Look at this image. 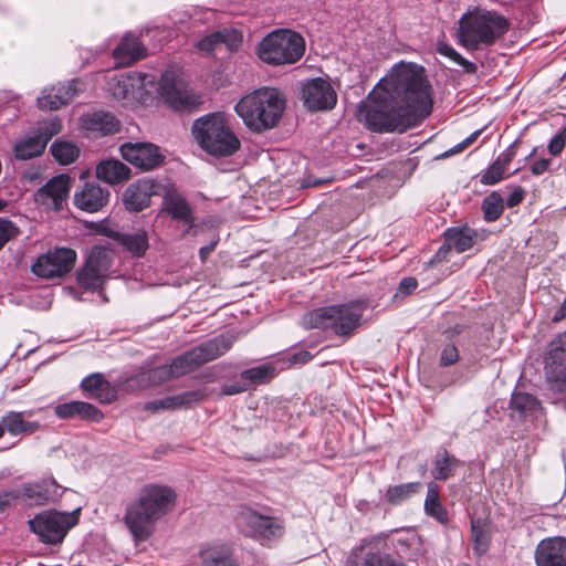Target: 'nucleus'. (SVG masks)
Instances as JSON below:
<instances>
[{
    "label": "nucleus",
    "instance_id": "1",
    "mask_svg": "<svg viewBox=\"0 0 566 566\" xmlns=\"http://www.w3.org/2000/svg\"><path fill=\"white\" fill-rule=\"evenodd\" d=\"M431 111L430 85L423 69L401 62L359 104L357 118L373 132L403 133L422 122Z\"/></svg>",
    "mask_w": 566,
    "mask_h": 566
},
{
    "label": "nucleus",
    "instance_id": "2",
    "mask_svg": "<svg viewBox=\"0 0 566 566\" xmlns=\"http://www.w3.org/2000/svg\"><path fill=\"white\" fill-rule=\"evenodd\" d=\"M176 503L177 494L171 486L160 483L143 485L126 505L124 514V523L134 541H147L156 524L175 510Z\"/></svg>",
    "mask_w": 566,
    "mask_h": 566
},
{
    "label": "nucleus",
    "instance_id": "3",
    "mask_svg": "<svg viewBox=\"0 0 566 566\" xmlns=\"http://www.w3.org/2000/svg\"><path fill=\"white\" fill-rule=\"evenodd\" d=\"M284 108L285 99L277 90L271 87L256 90L235 105L238 115L255 133L275 127Z\"/></svg>",
    "mask_w": 566,
    "mask_h": 566
},
{
    "label": "nucleus",
    "instance_id": "4",
    "mask_svg": "<svg viewBox=\"0 0 566 566\" xmlns=\"http://www.w3.org/2000/svg\"><path fill=\"white\" fill-rule=\"evenodd\" d=\"M191 133L198 145L206 153L216 157L231 156L241 146L222 112L210 113L197 118L192 123Z\"/></svg>",
    "mask_w": 566,
    "mask_h": 566
},
{
    "label": "nucleus",
    "instance_id": "5",
    "mask_svg": "<svg viewBox=\"0 0 566 566\" xmlns=\"http://www.w3.org/2000/svg\"><path fill=\"white\" fill-rule=\"evenodd\" d=\"M507 29L506 19L496 12L464 15L460 21V40L467 49L479 50L495 43Z\"/></svg>",
    "mask_w": 566,
    "mask_h": 566
},
{
    "label": "nucleus",
    "instance_id": "6",
    "mask_svg": "<svg viewBox=\"0 0 566 566\" xmlns=\"http://www.w3.org/2000/svg\"><path fill=\"white\" fill-rule=\"evenodd\" d=\"M360 317L358 305H331L303 315L302 325L306 329H332L337 335H349L358 326Z\"/></svg>",
    "mask_w": 566,
    "mask_h": 566
},
{
    "label": "nucleus",
    "instance_id": "7",
    "mask_svg": "<svg viewBox=\"0 0 566 566\" xmlns=\"http://www.w3.org/2000/svg\"><path fill=\"white\" fill-rule=\"evenodd\" d=\"M305 52V41L292 30H275L260 42L259 57L271 65L292 64Z\"/></svg>",
    "mask_w": 566,
    "mask_h": 566
},
{
    "label": "nucleus",
    "instance_id": "8",
    "mask_svg": "<svg viewBox=\"0 0 566 566\" xmlns=\"http://www.w3.org/2000/svg\"><path fill=\"white\" fill-rule=\"evenodd\" d=\"M235 342L232 334H222L176 357L169 365L174 379L185 376L206 363L224 355Z\"/></svg>",
    "mask_w": 566,
    "mask_h": 566
},
{
    "label": "nucleus",
    "instance_id": "9",
    "mask_svg": "<svg viewBox=\"0 0 566 566\" xmlns=\"http://www.w3.org/2000/svg\"><path fill=\"white\" fill-rule=\"evenodd\" d=\"M234 522L243 535L253 538L275 539L284 533V525L280 518L263 515L248 506L239 507Z\"/></svg>",
    "mask_w": 566,
    "mask_h": 566
},
{
    "label": "nucleus",
    "instance_id": "10",
    "mask_svg": "<svg viewBox=\"0 0 566 566\" xmlns=\"http://www.w3.org/2000/svg\"><path fill=\"white\" fill-rule=\"evenodd\" d=\"M81 507L72 512L49 510L38 514V537L45 544H60L69 531L78 524Z\"/></svg>",
    "mask_w": 566,
    "mask_h": 566
},
{
    "label": "nucleus",
    "instance_id": "11",
    "mask_svg": "<svg viewBox=\"0 0 566 566\" xmlns=\"http://www.w3.org/2000/svg\"><path fill=\"white\" fill-rule=\"evenodd\" d=\"M158 91L166 104L175 111H191L201 103L200 96L196 95L171 70L163 73Z\"/></svg>",
    "mask_w": 566,
    "mask_h": 566
},
{
    "label": "nucleus",
    "instance_id": "12",
    "mask_svg": "<svg viewBox=\"0 0 566 566\" xmlns=\"http://www.w3.org/2000/svg\"><path fill=\"white\" fill-rule=\"evenodd\" d=\"M545 375L555 390H566V331L557 334L548 344Z\"/></svg>",
    "mask_w": 566,
    "mask_h": 566
},
{
    "label": "nucleus",
    "instance_id": "13",
    "mask_svg": "<svg viewBox=\"0 0 566 566\" xmlns=\"http://www.w3.org/2000/svg\"><path fill=\"white\" fill-rule=\"evenodd\" d=\"M75 261L76 252L70 248L50 250L38 258V277H62L73 269Z\"/></svg>",
    "mask_w": 566,
    "mask_h": 566
},
{
    "label": "nucleus",
    "instance_id": "14",
    "mask_svg": "<svg viewBox=\"0 0 566 566\" xmlns=\"http://www.w3.org/2000/svg\"><path fill=\"white\" fill-rule=\"evenodd\" d=\"M302 99L308 111H328L336 105L337 95L328 81L316 77L303 84Z\"/></svg>",
    "mask_w": 566,
    "mask_h": 566
},
{
    "label": "nucleus",
    "instance_id": "15",
    "mask_svg": "<svg viewBox=\"0 0 566 566\" xmlns=\"http://www.w3.org/2000/svg\"><path fill=\"white\" fill-rule=\"evenodd\" d=\"M119 150L125 160L142 170L155 169L164 160L159 148L150 143H126Z\"/></svg>",
    "mask_w": 566,
    "mask_h": 566
},
{
    "label": "nucleus",
    "instance_id": "16",
    "mask_svg": "<svg viewBox=\"0 0 566 566\" xmlns=\"http://www.w3.org/2000/svg\"><path fill=\"white\" fill-rule=\"evenodd\" d=\"M161 189L163 184L154 179H138L130 184L124 191V205L129 211H142L149 206L153 196L161 195Z\"/></svg>",
    "mask_w": 566,
    "mask_h": 566
},
{
    "label": "nucleus",
    "instance_id": "17",
    "mask_svg": "<svg viewBox=\"0 0 566 566\" xmlns=\"http://www.w3.org/2000/svg\"><path fill=\"white\" fill-rule=\"evenodd\" d=\"M70 177L59 175L38 189V206L48 211H60L70 192Z\"/></svg>",
    "mask_w": 566,
    "mask_h": 566
},
{
    "label": "nucleus",
    "instance_id": "18",
    "mask_svg": "<svg viewBox=\"0 0 566 566\" xmlns=\"http://www.w3.org/2000/svg\"><path fill=\"white\" fill-rule=\"evenodd\" d=\"M80 82L76 80L67 83H59L51 88L42 91V95L38 97V108L50 111L59 109L66 105L75 95H77Z\"/></svg>",
    "mask_w": 566,
    "mask_h": 566
},
{
    "label": "nucleus",
    "instance_id": "19",
    "mask_svg": "<svg viewBox=\"0 0 566 566\" xmlns=\"http://www.w3.org/2000/svg\"><path fill=\"white\" fill-rule=\"evenodd\" d=\"M206 396V392L200 389L186 391L174 396H167L161 399L148 401L144 405V409L151 412H158L161 410L174 411L179 409H187L203 400Z\"/></svg>",
    "mask_w": 566,
    "mask_h": 566
},
{
    "label": "nucleus",
    "instance_id": "20",
    "mask_svg": "<svg viewBox=\"0 0 566 566\" xmlns=\"http://www.w3.org/2000/svg\"><path fill=\"white\" fill-rule=\"evenodd\" d=\"M535 560L537 566H566V538L541 541L535 551Z\"/></svg>",
    "mask_w": 566,
    "mask_h": 566
},
{
    "label": "nucleus",
    "instance_id": "21",
    "mask_svg": "<svg viewBox=\"0 0 566 566\" xmlns=\"http://www.w3.org/2000/svg\"><path fill=\"white\" fill-rule=\"evenodd\" d=\"M160 196L163 197V210L165 212L175 220L192 224L191 208L174 185H163Z\"/></svg>",
    "mask_w": 566,
    "mask_h": 566
},
{
    "label": "nucleus",
    "instance_id": "22",
    "mask_svg": "<svg viewBox=\"0 0 566 566\" xmlns=\"http://www.w3.org/2000/svg\"><path fill=\"white\" fill-rule=\"evenodd\" d=\"M475 230L469 227L450 228L444 232V244L436 254L438 260L446 258L447 253L454 249L457 252H464L473 247L476 240Z\"/></svg>",
    "mask_w": 566,
    "mask_h": 566
},
{
    "label": "nucleus",
    "instance_id": "23",
    "mask_svg": "<svg viewBox=\"0 0 566 566\" xmlns=\"http://www.w3.org/2000/svg\"><path fill=\"white\" fill-rule=\"evenodd\" d=\"M81 127L92 134L105 136L119 130V122L116 117L103 111L83 114L80 117Z\"/></svg>",
    "mask_w": 566,
    "mask_h": 566
},
{
    "label": "nucleus",
    "instance_id": "24",
    "mask_svg": "<svg viewBox=\"0 0 566 566\" xmlns=\"http://www.w3.org/2000/svg\"><path fill=\"white\" fill-rule=\"evenodd\" d=\"M108 190L96 184H85L81 191L75 192L74 203L81 210L96 212L108 201Z\"/></svg>",
    "mask_w": 566,
    "mask_h": 566
},
{
    "label": "nucleus",
    "instance_id": "25",
    "mask_svg": "<svg viewBox=\"0 0 566 566\" xmlns=\"http://www.w3.org/2000/svg\"><path fill=\"white\" fill-rule=\"evenodd\" d=\"M81 388L87 398L95 399L101 403H109L116 398L114 387L99 373L85 377L81 382Z\"/></svg>",
    "mask_w": 566,
    "mask_h": 566
},
{
    "label": "nucleus",
    "instance_id": "26",
    "mask_svg": "<svg viewBox=\"0 0 566 566\" xmlns=\"http://www.w3.org/2000/svg\"><path fill=\"white\" fill-rule=\"evenodd\" d=\"M241 42L242 36L238 31L224 29L208 34L198 41L196 46L203 53H212L222 45H226L228 50L233 51L240 46Z\"/></svg>",
    "mask_w": 566,
    "mask_h": 566
},
{
    "label": "nucleus",
    "instance_id": "27",
    "mask_svg": "<svg viewBox=\"0 0 566 566\" xmlns=\"http://www.w3.org/2000/svg\"><path fill=\"white\" fill-rule=\"evenodd\" d=\"M55 415L61 419L77 417L92 422H99L104 418L103 412L97 407L85 401H70L57 405Z\"/></svg>",
    "mask_w": 566,
    "mask_h": 566
},
{
    "label": "nucleus",
    "instance_id": "28",
    "mask_svg": "<svg viewBox=\"0 0 566 566\" xmlns=\"http://www.w3.org/2000/svg\"><path fill=\"white\" fill-rule=\"evenodd\" d=\"M146 55V49L139 39L127 34L113 52V56L118 66H127L143 59Z\"/></svg>",
    "mask_w": 566,
    "mask_h": 566
},
{
    "label": "nucleus",
    "instance_id": "29",
    "mask_svg": "<svg viewBox=\"0 0 566 566\" xmlns=\"http://www.w3.org/2000/svg\"><path fill=\"white\" fill-rule=\"evenodd\" d=\"M130 169L117 159H107L96 167V177L108 185H117L127 180Z\"/></svg>",
    "mask_w": 566,
    "mask_h": 566
},
{
    "label": "nucleus",
    "instance_id": "30",
    "mask_svg": "<svg viewBox=\"0 0 566 566\" xmlns=\"http://www.w3.org/2000/svg\"><path fill=\"white\" fill-rule=\"evenodd\" d=\"M202 566H239L227 545H213L200 551Z\"/></svg>",
    "mask_w": 566,
    "mask_h": 566
},
{
    "label": "nucleus",
    "instance_id": "31",
    "mask_svg": "<svg viewBox=\"0 0 566 566\" xmlns=\"http://www.w3.org/2000/svg\"><path fill=\"white\" fill-rule=\"evenodd\" d=\"M461 461L451 455L447 450L438 453L432 462L431 474L436 480H448L452 478Z\"/></svg>",
    "mask_w": 566,
    "mask_h": 566
},
{
    "label": "nucleus",
    "instance_id": "32",
    "mask_svg": "<svg viewBox=\"0 0 566 566\" xmlns=\"http://www.w3.org/2000/svg\"><path fill=\"white\" fill-rule=\"evenodd\" d=\"M539 406L538 400L526 392H514L511 397L510 408L513 418H525L532 415Z\"/></svg>",
    "mask_w": 566,
    "mask_h": 566
},
{
    "label": "nucleus",
    "instance_id": "33",
    "mask_svg": "<svg viewBox=\"0 0 566 566\" xmlns=\"http://www.w3.org/2000/svg\"><path fill=\"white\" fill-rule=\"evenodd\" d=\"M424 512L427 515L436 518L440 523L448 522V513L441 504L439 488L434 482L428 484L427 496L424 500Z\"/></svg>",
    "mask_w": 566,
    "mask_h": 566
},
{
    "label": "nucleus",
    "instance_id": "34",
    "mask_svg": "<svg viewBox=\"0 0 566 566\" xmlns=\"http://www.w3.org/2000/svg\"><path fill=\"white\" fill-rule=\"evenodd\" d=\"M422 489L420 482H409L389 486L386 491L385 499L391 505H399L405 501L418 494Z\"/></svg>",
    "mask_w": 566,
    "mask_h": 566
},
{
    "label": "nucleus",
    "instance_id": "35",
    "mask_svg": "<svg viewBox=\"0 0 566 566\" xmlns=\"http://www.w3.org/2000/svg\"><path fill=\"white\" fill-rule=\"evenodd\" d=\"M61 129V119L55 115H49L38 123V156L44 150L48 142Z\"/></svg>",
    "mask_w": 566,
    "mask_h": 566
},
{
    "label": "nucleus",
    "instance_id": "36",
    "mask_svg": "<svg viewBox=\"0 0 566 566\" xmlns=\"http://www.w3.org/2000/svg\"><path fill=\"white\" fill-rule=\"evenodd\" d=\"M113 252L105 247H93L85 264L91 266L94 271L107 276L112 265Z\"/></svg>",
    "mask_w": 566,
    "mask_h": 566
},
{
    "label": "nucleus",
    "instance_id": "37",
    "mask_svg": "<svg viewBox=\"0 0 566 566\" xmlns=\"http://www.w3.org/2000/svg\"><path fill=\"white\" fill-rule=\"evenodd\" d=\"M50 151L54 159L61 165H70L80 156L78 147L72 142L57 139L51 147Z\"/></svg>",
    "mask_w": 566,
    "mask_h": 566
},
{
    "label": "nucleus",
    "instance_id": "38",
    "mask_svg": "<svg viewBox=\"0 0 566 566\" xmlns=\"http://www.w3.org/2000/svg\"><path fill=\"white\" fill-rule=\"evenodd\" d=\"M65 489L61 486L54 479H44L38 483V505L55 503L62 497Z\"/></svg>",
    "mask_w": 566,
    "mask_h": 566
},
{
    "label": "nucleus",
    "instance_id": "39",
    "mask_svg": "<svg viewBox=\"0 0 566 566\" xmlns=\"http://www.w3.org/2000/svg\"><path fill=\"white\" fill-rule=\"evenodd\" d=\"M119 243L135 256H142L148 248L147 235L144 231L122 234Z\"/></svg>",
    "mask_w": 566,
    "mask_h": 566
},
{
    "label": "nucleus",
    "instance_id": "40",
    "mask_svg": "<svg viewBox=\"0 0 566 566\" xmlns=\"http://www.w3.org/2000/svg\"><path fill=\"white\" fill-rule=\"evenodd\" d=\"M471 534L474 552L478 555L485 554L490 545V533L486 525L481 520H472Z\"/></svg>",
    "mask_w": 566,
    "mask_h": 566
},
{
    "label": "nucleus",
    "instance_id": "41",
    "mask_svg": "<svg viewBox=\"0 0 566 566\" xmlns=\"http://www.w3.org/2000/svg\"><path fill=\"white\" fill-rule=\"evenodd\" d=\"M504 209L503 198L496 191L486 196L482 201L484 219L489 222L497 220Z\"/></svg>",
    "mask_w": 566,
    "mask_h": 566
},
{
    "label": "nucleus",
    "instance_id": "42",
    "mask_svg": "<svg viewBox=\"0 0 566 566\" xmlns=\"http://www.w3.org/2000/svg\"><path fill=\"white\" fill-rule=\"evenodd\" d=\"M106 276L102 273L94 271L91 266L84 265L81 271L77 273V282L78 284L90 291H94L99 289Z\"/></svg>",
    "mask_w": 566,
    "mask_h": 566
},
{
    "label": "nucleus",
    "instance_id": "43",
    "mask_svg": "<svg viewBox=\"0 0 566 566\" xmlns=\"http://www.w3.org/2000/svg\"><path fill=\"white\" fill-rule=\"evenodd\" d=\"M437 51L441 55L450 59L451 61L463 67L464 72L469 74H473L478 70V66L474 63L464 59L460 53H458L451 45H449L446 42H439L437 44Z\"/></svg>",
    "mask_w": 566,
    "mask_h": 566
},
{
    "label": "nucleus",
    "instance_id": "44",
    "mask_svg": "<svg viewBox=\"0 0 566 566\" xmlns=\"http://www.w3.org/2000/svg\"><path fill=\"white\" fill-rule=\"evenodd\" d=\"M361 566H407L402 562L395 559L389 554L377 551H368L365 553Z\"/></svg>",
    "mask_w": 566,
    "mask_h": 566
},
{
    "label": "nucleus",
    "instance_id": "45",
    "mask_svg": "<svg viewBox=\"0 0 566 566\" xmlns=\"http://www.w3.org/2000/svg\"><path fill=\"white\" fill-rule=\"evenodd\" d=\"M275 368L273 366H256L245 369L241 373L243 380L252 382H265L274 377Z\"/></svg>",
    "mask_w": 566,
    "mask_h": 566
},
{
    "label": "nucleus",
    "instance_id": "46",
    "mask_svg": "<svg viewBox=\"0 0 566 566\" xmlns=\"http://www.w3.org/2000/svg\"><path fill=\"white\" fill-rule=\"evenodd\" d=\"M14 155L19 160L33 158L35 156V136L19 140L14 145Z\"/></svg>",
    "mask_w": 566,
    "mask_h": 566
},
{
    "label": "nucleus",
    "instance_id": "47",
    "mask_svg": "<svg viewBox=\"0 0 566 566\" xmlns=\"http://www.w3.org/2000/svg\"><path fill=\"white\" fill-rule=\"evenodd\" d=\"M133 86V77H123L117 81L115 87L113 88V94L117 99H130L132 97H134Z\"/></svg>",
    "mask_w": 566,
    "mask_h": 566
},
{
    "label": "nucleus",
    "instance_id": "48",
    "mask_svg": "<svg viewBox=\"0 0 566 566\" xmlns=\"http://www.w3.org/2000/svg\"><path fill=\"white\" fill-rule=\"evenodd\" d=\"M146 377H147L149 385H153V386L160 385L170 379H174L169 365H163V366L156 367L154 369H150L147 373Z\"/></svg>",
    "mask_w": 566,
    "mask_h": 566
},
{
    "label": "nucleus",
    "instance_id": "49",
    "mask_svg": "<svg viewBox=\"0 0 566 566\" xmlns=\"http://www.w3.org/2000/svg\"><path fill=\"white\" fill-rule=\"evenodd\" d=\"M505 169L496 161L489 166V168L481 176L483 185H495L503 179Z\"/></svg>",
    "mask_w": 566,
    "mask_h": 566
},
{
    "label": "nucleus",
    "instance_id": "50",
    "mask_svg": "<svg viewBox=\"0 0 566 566\" xmlns=\"http://www.w3.org/2000/svg\"><path fill=\"white\" fill-rule=\"evenodd\" d=\"M3 427L11 433L17 434L24 430L23 419L21 413L11 412L3 417Z\"/></svg>",
    "mask_w": 566,
    "mask_h": 566
},
{
    "label": "nucleus",
    "instance_id": "51",
    "mask_svg": "<svg viewBox=\"0 0 566 566\" xmlns=\"http://www.w3.org/2000/svg\"><path fill=\"white\" fill-rule=\"evenodd\" d=\"M18 234V229L13 222L0 218V250L2 247Z\"/></svg>",
    "mask_w": 566,
    "mask_h": 566
},
{
    "label": "nucleus",
    "instance_id": "52",
    "mask_svg": "<svg viewBox=\"0 0 566 566\" xmlns=\"http://www.w3.org/2000/svg\"><path fill=\"white\" fill-rule=\"evenodd\" d=\"M566 145V126L562 128L549 142L548 151L553 156L559 155Z\"/></svg>",
    "mask_w": 566,
    "mask_h": 566
},
{
    "label": "nucleus",
    "instance_id": "53",
    "mask_svg": "<svg viewBox=\"0 0 566 566\" xmlns=\"http://www.w3.org/2000/svg\"><path fill=\"white\" fill-rule=\"evenodd\" d=\"M459 359V352L455 345L448 344L443 347L440 355V365L442 366H451L455 364Z\"/></svg>",
    "mask_w": 566,
    "mask_h": 566
},
{
    "label": "nucleus",
    "instance_id": "54",
    "mask_svg": "<svg viewBox=\"0 0 566 566\" xmlns=\"http://www.w3.org/2000/svg\"><path fill=\"white\" fill-rule=\"evenodd\" d=\"M481 134V129H478L473 132L470 136H468L464 140L455 145L453 148L447 150L444 154L441 155L442 158L449 157L451 155L458 154L462 151L464 148L470 146L473 142L478 139V137Z\"/></svg>",
    "mask_w": 566,
    "mask_h": 566
},
{
    "label": "nucleus",
    "instance_id": "55",
    "mask_svg": "<svg viewBox=\"0 0 566 566\" xmlns=\"http://www.w3.org/2000/svg\"><path fill=\"white\" fill-rule=\"evenodd\" d=\"M11 492L18 493L19 496L15 497V501H22L27 503L35 496V488L31 483L23 484L22 486L11 489Z\"/></svg>",
    "mask_w": 566,
    "mask_h": 566
},
{
    "label": "nucleus",
    "instance_id": "56",
    "mask_svg": "<svg viewBox=\"0 0 566 566\" xmlns=\"http://www.w3.org/2000/svg\"><path fill=\"white\" fill-rule=\"evenodd\" d=\"M516 155L515 143L502 151L494 161L499 163L505 170Z\"/></svg>",
    "mask_w": 566,
    "mask_h": 566
},
{
    "label": "nucleus",
    "instance_id": "57",
    "mask_svg": "<svg viewBox=\"0 0 566 566\" xmlns=\"http://www.w3.org/2000/svg\"><path fill=\"white\" fill-rule=\"evenodd\" d=\"M19 496L18 493L11 492V490H4L0 492V512H4L7 509L11 506V504L15 501V497Z\"/></svg>",
    "mask_w": 566,
    "mask_h": 566
},
{
    "label": "nucleus",
    "instance_id": "58",
    "mask_svg": "<svg viewBox=\"0 0 566 566\" xmlns=\"http://www.w3.org/2000/svg\"><path fill=\"white\" fill-rule=\"evenodd\" d=\"M245 390H248V386L243 382L224 384L221 387V394L227 396L241 394Z\"/></svg>",
    "mask_w": 566,
    "mask_h": 566
},
{
    "label": "nucleus",
    "instance_id": "59",
    "mask_svg": "<svg viewBox=\"0 0 566 566\" xmlns=\"http://www.w3.org/2000/svg\"><path fill=\"white\" fill-rule=\"evenodd\" d=\"M418 286V282L415 277H405L401 280L399 284V293L402 295H408L412 293Z\"/></svg>",
    "mask_w": 566,
    "mask_h": 566
},
{
    "label": "nucleus",
    "instance_id": "60",
    "mask_svg": "<svg viewBox=\"0 0 566 566\" xmlns=\"http://www.w3.org/2000/svg\"><path fill=\"white\" fill-rule=\"evenodd\" d=\"M524 190L521 187L515 188L506 199V206L513 208L522 202Z\"/></svg>",
    "mask_w": 566,
    "mask_h": 566
},
{
    "label": "nucleus",
    "instance_id": "61",
    "mask_svg": "<svg viewBox=\"0 0 566 566\" xmlns=\"http://www.w3.org/2000/svg\"><path fill=\"white\" fill-rule=\"evenodd\" d=\"M551 163H552V160L551 159H546V158H542V159L535 161L531 166L532 174L536 175V176H539V175L544 174L548 169Z\"/></svg>",
    "mask_w": 566,
    "mask_h": 566
},
{
    "label": "nucleus",
    "instance_id": "62",
    "mask_svg": "<svg viewBox=\"0 0 566 566\" xmlns=\"http://www.w3.org/2000/svg\"><path fill=\"white\" fill-rule=\"evenodd\" d=\"M312 355L308 352H300L293 354L290 358L292 364H306L311 360Z\"/></svg>",
    "mask_w": 566,
    "mask_h": 566
},
{
    "label": "nucleus",
    "instance_id": "63",
    "mask_svg": "<svg viewBox=\"0 0 566 566\" xmlns=\"http://www.w3.org/2000/svg\"><path fill=\"white\" fill-rule=\"evenodd\" d=\"M214 248H216V242H212L209 245L202 247L199 251L201 260L205 261L208 258V255L214 250Z\"/></svg>",
    "mask_w": 566,
    "mask_h": 566
},
{
    "label": "nucleus",
    "instance_id": "64",
    "mask_svg": "<svg viewBox=\"0 0 566 566\" xmlns=\"http://www.w3.org/2000/svg\"><path fill=\"white\" fill-rule=\"evenodd\" d=\"M23 179L25 180H29V181H33L35 180V171H27L23 174Z\"/></svg>",
    "mask_w": 566,
    "mask_h": 566
}]
</instances>
